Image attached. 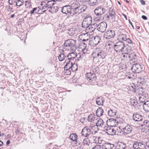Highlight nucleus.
Instances as JSON below:
<instances>
[{
  "instance_id": "nucleus-1",
  "label": "nucleus",
  "mask_w": 149,
  "mask_h": 149,
  "mask_svg": "<svg viewBox=\"0 0 149 149\" xmlns=\"http://www.w3.org/2000/svg\"><path fill=\"white\" fill-rule=\"evenodd\" d=\"M132 127V125L127 124L124 127H118L117 130L118 133L124 135H127L132 133L133 129Z\"/></svg>"
},
{
  "instance_id": "nucleus-2",
  "label": "nucleus",
  "mask_w": 149,
  "mask_h": 149,
  "mask_svg": "<svg viewBox=\"0 0 149 149\" xmlns=\"http://www.w3.org/2000/svg\"><path fill=\"white\" fill-rule=\"evenodd\" d=\"M106 12L105 9L101 6H99L96 8L94 10V13L97 17L95 18V19L97 21H101L104 18L102 16Z\"/></svg>"
},
{
  "instance_id": "nucleus-3",
  "label": "nucleus",
  "mask_w": 149,
  "mask_h": 149,
  "mask_svg": "<svg viewBox=\"0 0 149 149\" xmlns=\"http://www.w3.org/2000/svg\"><path fill=\"white\" fill-rule=\"evenodd\" d=\"M76 42L77 41L75 40L68 39L65 41L63 47H60V48H64L65 49V47H68L73 50H75L77 49Z\"/></svg>"
},
{
  "instance_id": "nucleus-4",
  "label": "nucleus",
  "mask_w": 149,
  "mask_h": 149,
  "mask_svg": "<svg viewBox=\"0 0 149 149\" xmlns=\"http://www.w3.org/2000/svg\"><path fill=\"white\" fill-rule=\"evenodd\" d=\"M113 46L114 51L117 53L123 52L125 48V43L123 42L120 40L114 43Z\"/></svg>"
},
{
  "instance_id": "nucleus-5",
  "label": "nucleus",
  "mask_w": 149,
  "mask_h": 149,
  "mask_svg": "<svg viewBox=\"0 0 149 149\" xmlns=\"http://www.w3.org/2000/svg\"><path fill=\"white\" fill-rule=\"evenodd\" d=\"M86 78L89 81V84L92 86L97 84V82L96 81L97 77L95 74L91 73H88L86 74Z\"/></svg>"
},
{
  "instance_id": "nucleus-6",
  "label": "nucleus",
  "mask_w": 149,
  "mask_h": 149,
  "mask_svg": "<svg viewBox=\"0 0 149 149\" xmlns=\"http://www.w3.org/2000/svg\"><path fill=\"white\" fill-rule=\"evenodd\" d=\"M69 5L72 10V15H74L79 13V8L80 7V3L76 1L71 2Z\"/></svg>"
},
{
  "instance_id": "nucleus-7",
  "label": "nucleus",
  "mask_w": 149,
  "mask_h": 149,
  "mask_svg": "<svg viewBox=\"0 0 149 149\" xmlns=\"http://www.w3.org/2000/svg\"><path fill=\"white\" fill-rule=\"evenodd\" d=\"M77 54L75 52H73L67 54L66 59L72 61H75L77 63L80 60V58H81L80 56L79 57H77Z\"/></svg>"
},
{
  "instance_id": "nucleus-8",
  "label": "nucleus",
  "mask_w": 149,
  "mask_h": 149,
  "mask_svg": "<svg viewBox=\"0 0 149 149\" xmlns=\"http://www.w3.org/2000/svg\"><path fill=\"white\" fill-rule=\"evenodd\" d=\"M144 79L143 80H141L140 81H139L137 82V84L132 83L130 86H129V88L130 91L134 93H135L138 90V87L139 84H141L142 85H144L146 83V81H144Z\"/></svg>"
},
{
  "instance_id": "nucleus-9",
  "label": "nucleus",
  "mask_w": 149,
  "mask_h": 149,
  "mask_svg": "<svg viewBox=\"0 0 149 149\" xmlns=\"http://www.w3.org/2000/svg\"><path fill=\"white\" fill-rule=\"evenodd\" d=\"M94 54H95V56L93 57L94 58L98 57L99 58L104 59L107 56L106 53L104 51L100 49L99 48L97 49V50L95 52H93L92 54L93 55Z\"/></svg>"
},
{
  "instance_id": "nucleus-10",
  "label": "nucleus",
  "mask_w": 149,
  "mask_h": 149,
  "mask_svg": "<svg viewBox=\"0 0 149 149\" xmlns=\"http://www.w3.org/2000/svg\"><path fill=\"white\" fill-rule=\"evenodd\" d=\"M143 65L139 63H136L133 65L131 68V70L134 73H139L143 70Z\"/></svg>"
},
{
  "instance_id": "nucleus-11",
  "label": "nucleus",
  "mask_w": 149,
  "mask_h": 149,
  "mask_svg": "<svg viewBox=\"0 0 149 149\" xmlns=\"http://www.w3.org/2000/svg\"><path fill=\"white\" fill-rule=\"evenodd\" d=\"M104 131L108 135L114 136L116 135V131L114 129L113 127L108 126L107 125L104 127Z\"/></svg>"
},
{
  "instance_id": "nucleus-12",
  "label": "nucleus",
  "mask_w": 149,
  "mask_h": 149,
  "mask_svg": "<svg viewBox=\"0 0 149 149\" xmlns=\"http://www.w3.org/2000/svg\"><path fill=\"white\" fill-rule=\"evenodd\" d=\"M91 40H90L89 43L90 45L93 47H95L99 43L101 39L99 36H93L91 38Z\"/></svg>"
},
{
  "instance_id": "nucleus-13",
  "label": "nucleus",
  "mask_w": 149,
  "mask_h": 149,
  "mask_svg": "<svg viewBox=\"0 0 149 149\" xmlns=\"http://www.w3.org/2000/svg\"><path fill=\"white\" fill-rule=\"evenodd\" d=\"M133 147L134 149H146V145L143 142L138 141H134Z\"/></svg>"
},
{
  "instance_id": "nucleus-14",
  "label": "nucleus",
  "mask_w": 149,
  "mask_h": 149,
  "mask_svg": "<svg viewBox=\"0 0 149 149\" xmlns=\"http://www.w3.org/2000/svg\"><path fill=\"white\" fill-rule=\"evenodd\" d=\"M61 12L63 14H70L72 16H74L72 15V10L69 4L61 7Z\"/></svg>"
},
{
  "instance_id": "nucleus-15",
  "label": "nucleus",
  "mask_w": 149,
  "mask_h": 149,
  "mask_svg": "<svg viewBox=\"0 0 149 149\" xmlns=\"http://www.w3.org/2000/svg\"><path fill=\"white\" fill-rule=\"evenodd\" d=\"M97 24L96 23L90 24L85 29V31L87 32V33L85 34H84V35H88L87 33H91L94 31L95 29L97 28Z\"/></svg>"
},
{
  "instance_id": "nucleus-16",
  "label": "nucleus",
  "mask_w": 149,
  "mask_h": 149,
  "mask_svg": "<svg viewBox=\"0 0 149 149\" xmlns=\"http://www.w3.org/2000/svg\"><path fill=\"white\" fill-rule=\"evenodd\" d=\"M92 132H91V128L90 127L86 126L84 127L82 130L81 134L82 136L87 137L90 135L92 134Z\"/></svg>"
},
{
  "instance_id": "nucleus-17",
  "label": "nucleus",
  "mask_w": 149,
  "mask_h": 149,
  "mask_svg": "<svg viewBox=\"0 0 149 149\" xmlns=\"http://www.w3.org/2000/svg\"><path fill=\"white\" fill-rule=\"evenodd\" d=\"M92 22V18L91 16L87 17L84 19L82 23L81 26L85 29L91 24Z\"/></svg>"
},
{
  "instance_id": "nucleus-18",
  "label": "nucleus",
  "mask_w": 149,
  "mask_h": 149,
  "mask_svg": "<svg viewBox=\"0 0 149 149\" xmlns=\"http://www.w3.org/2000/svg\"><path fill=\"white\" fill-rule=\"evenodd\" d=\"M118 122L116 119L110 118L106 121L107 125L112 127H115L118 124Z\"/></svg>"
},
{
  "instance_id": "nucleus-19",
  "label": "nucleus",
  "mask_w": 149,
  "mask_h": 149,
  "mask_svg": "<svg viewBox=\"0 0 149 149\" xmlns=\"http://www.w3.org/2000/svg\"><path fill=\"white\" fill-rule=\"evenodd\" d=\"M115 33L114 31L109 30L105 32L104 37L106 39H109L114 37Z\"/></svg>"
},
{
  "instance_id": "nucleus-20",
  "label": "nucleus",
  "mask_w": 149,
  "mask_h": 149,
  "mask_svg": "<svg viewBox=\"0 0 149 149\" xmlns=\"http://www.w3.org/2000/svg\"><path fill=\"white\" fill-rule=\"evenodd\" d=\"M107 24L105 22H101L97 25V30L101 32H104L107 28Z\"/></svg>"
},
{
  "instance_id": "nucleus-21",
  "label": "nucleus",
  "mask_w": 149,
  "mask_h": 149,
  "mask_svg": "<svg viewBox=\"0 0 149 149\" xmlns=\"http://www.w3.org/2000/svg\"><path fill=\"white\" fill-rule=\"evenodd\" d=\"M64 48H61L60 49V50L62 51V53H61L58 56V58L59 61H62L64 60L65 61L66 60V56H67V54L64 52Z\"/></svg>"
},
{
  "instance_id": "nucleus-22",
  "label": "nucleus",
  "mask_w": 149,
  "mask_h": 149,
  "mask_svg": "<svg viewBox=\"0 0 149 149\" xmlns=\"http://www.w3.org/2000/svg\"><path fill=\"white\" fill-rule=\"evenodd\" d=\"M132 118L133 120L136 121H142L143 119L142 116L137 113H135L133 114Z\"/></svg>"
},
{
  "instance_id": "nucleus-23",
  "label": "nucleus",
  "mask_w": 149,
  "mask_h": 149,
  "mask_svg": "<svg viewBox=\"0 0 149 149\" xmlns=\"http://www.w3.org/2000/svg\"><path fill=\"white\" fill-rule=\"evenodd\" d=\"M77 137L78 136L76 134L72 133L70 134L69 138L72 141L76 142L75 144H79L80 143L79 142L78 140H77Z\"/></svg>"
},
{
  "instance_id": "nucleus-24",
  "label": "nucleus",
  "mask_w": 149,
  "mask_h": 149,
  "mask_svg": "<svg viewBox=\"0 0 149 149\" xmlns=\"http://www.w3.org/2000/svg\"><path fill=\"white\" fill-rule=\"evenodd\" d=\"M116 149H125L126 145L123 142L118 141L116 143Z\"/></svg>"
},
{
  "instance_id": "nucleus-25",
  "label": "nucleus",
  "mask_w": 149,
  "mask_h": 149,
  "mask_svg": "<svg viewBox=\"0 0 149 149\" xmlns=\"http://www.w3.org/2000/svg\"><path fill=\"white\" fill-rule=\"evenodd\" d=\"M130 54L127 52L122 53L121 57V60H123L124 61L129 60V59H130V56L132 55H130Z\"/></svg>"
},
{
  "instance_id": "nucleus-26",
  "label": "nucleus",
  "mask_w": 149,
  "mask_h": 149,
  "mask_svg": "<svg viewBox=\"0 0 149 149\" xmlns=\"http://www.w3.org/2000/svg\"><path fill=\"white\" fill-rule=\"evenodd\" d=\"M102 149H111L114 147V145L109 143H105L102 146Z\"/></svg>"
},
{
  "instance_id": "nucleus-27",
  "label": "nucleus",
  "mask_w": 149,
  "mask_h": 149,
  "mask_svg": "<svg viewBox=\"0 0 149 149\" xmlns=\"http://www.w3.org/2000/svg\"><path fill=\"white\" fill-rule=\"evenodd\" d=\"M147 95L148 94H144L140 95V96L139 97V102L143 104L145 102V101L147 99Z\"/></svg>"
},
{
  "instance_id": "nucleus-28",
  "label": "nucleus",
  "mask_w": 149,
  "mask_h": 149,
  "mask_svg": "<svg viewBox=\"0 0 149 149\" xmlns=\"http://www.w3.org/2000/svg\"><path fill=\"white\" fill-rule=\"evenodd\" d=\"M109 15L112 19H115L116 14L115 10L112 7H110L109 10Z\"/></svg>"
},
{
  "instance_id": "nucleus-29",
  "label": "nucleus",
  "mask_w": 149,
  "mask_h": 149,
  "mask_svg": "<svg viewBox=\"0 0 149 149\" xmlns=\"http://www.w3.org/2000/svg\"><path fill=\"white\" fill-rule=\"evenodd\" d=\"M73 62V61L66 59V60L64 62L65 63H66V64L64 67V69L67 68L68 69L70 70L71 65H72Z\"/></svg>"
},
{
  "instance_id": "nucleus-30",
  "label": "nucleus",
  "mask_w": 149,
  "mask_h": 149,
  "mask_svg": "<svg viewBox=\"0 0 149 149\" xmlns=\"http://www.w3.org/2000/svg\"><path fill=\"white\" fill-rule=\"evenodd\" d=\"M49 10V11L51 13H56L58 11L61 12V7L59 8L57 6H53Z\"/></svg>"
},
{
  "instance_id": "nucleus-31",
  "label": "nucleus",
  "mask_w": 149,
  "mask_h": 149,
  "mask_svg": "<svg viewBox=\"0 0 149 149\" xmlns=\"http://www.w3.org/2000/svg\"><path fill=\"white\" fill-rule=\"evenodd\" d=\"M146 83L145 84L142 85L141 84H139L138 87V90H137V91L139 93L140 95H141V94H146L145 93H144V89L143 88V86H145V85H146L147 84H146Z\"/></svg>"
},
{
  "instance_id": "nucleus-32",
  "label": "nucleus",
  "mask_w": 149,
  "mask_h": 149,
  "mask_svg": "<svg viewBox=\"0 0 149 149\" xmlns=\"http://www.w3.org/2000/svg\"><path fill=\"white\" fill-rule=\"evenodd\" d=\"M90 37L89 36L86 39H85L84 38H83V39H81V40H82L83 42H83L81 43V45H84V48L85 49L87 47V45L88 44L90 45V44L89 43L90 40H89V38Z\"/></svg>"
},
{
  "instance_id": "nucleus-33",
  "label": "nucleus",
  "mask_w": 149,
  "mask_h": 149,
  "mask_svg": "<svg viewBox=\"0 0 149 149\" xmlns=\"http://www.w3.org/2000/svg\"><path fill=\"white\" fill-rule=\"evenodd\" d=\"M143 109L147 112H149V101H147L143 104Z\"/></svg>"
},
{
  "instance_id": "nucleus-34",
  "label": "nucleus",
  "mask_w": 149,
  "mask_h": 149,
  "mask_svg": "<svg viewBox=\"0 0 149 149\" xmlns=\"http://www.w3.org/2000/svg\"><path fill=\"white\" fill-rule=\"evenodd\" d=\"M104 101V98L100 96L96 99V103L98 105H102L103 104Z\"/></svg>"
},
{
  "instance_id": "nucleus-35",
  "label": "nucleus",
  "mask_w": 149,
  "mask_h": 149,
  "mask_svg": "<svg viewBox=\"0 0 149 149\" xmlns=\"http://www.w3.org/2000/svg\"><path fill=\"white\" fill-rule=\"evenodd\" d=\"M103 110L101 107H99L96 112V116L97 117H100L103 115Z\"/></svg>"
},
{
  "instance_id": "nucleus-36",
  "label": "nucleus",
  "mask_w": 149,
  "mask_h": 149,
  "mask_svg": "<svg viewBox=\"0 0 149 149\" xmlns=\"http://www.w3.org/2000/svg\"><path fill=\"white\" fill-rule=\"evenodd\" d=\"M78 64L76 62L74 61L73 63L71 65L70 70L72 72H74L78 70Z\"/></svg>"
},
{
  "instance_id": "nucleus-37",
  "label": "nucleus",
  "mask_w": 149,
  "mask_h": 149,
  "mask_svg": "<svg viewBox=\"0 0 149 149\" xmlns=\"http://www.w3.org/2000/svg\"><path fill=\"white\" fill-rule=\"evenodd\" d=\"M118 67L120 70L125 71L127 70V66L125 63H121L118 65Z\"/></svg>"
},
{
  "instance_id": "nucleus-38",
  "label": "nucleus",
  "mask_w": 149,
  "mask_h": 149,
  "mask_svg": "<svg viewBox=\"0 0 149 149\" xmlns=\"http://www.w3.org/2000/svg\"><path fill=\"white\" fill-rule=\"evenodd\" d=\"M127 38L126 35L123 33H120L118 36V39L120 41V40L125 41Z\"/></svg>"
},
{
  "instance_id": "nucleus-39",
  "label": "nucleus",
  "mask_w": 149,
  "mask_h": 149,
  "mask_svg": "<svg viewBox=\"0 0 149 149\" xmlns=\"http://www.w3.org/2000/svg\"><path fill=\"white\" fill-rule=\"evenodd\" d=\"M90 128H91V132H92V134H95L98 130V126L96 125L90 127Z\"/></svg>"
},
{
  "instance_id": "nucleus-40",
  "label": "nucleus",
  "mask_w": 149,
  "mask_h": 149,
  "mask_svg": "<svg viewBox=\"0 0 149 149\" xmlns=\"http://www.w3.org/2000/svg\"><path fill=\"white\" fill-rule=\"evenodd\" d=\"M116 111L114 110L110 109L108 111V113L109 116L111 117H113L116 115Z\"/></svg>"
},
{
  "instance_id": "nucleus-41",
  "label": "nucleus",
  "mask_w": 149,
  "mask_h": 149,
  "mask_svg": "<svg viewBox=\"0 0 149 149\" xmlns=\"http://www.w3.org/2000/svg\"><path fill=\"white\" fill-rule=\"evenodd\" d=\"M125 76L129 79H132L134 78V74L130 72H127L125 73Z\"/></svg>"
},
{
  "instance_id": "nucleus-42",
  "label": "nucleus",
  "mask_w": 149,
  "mask_h": 149,
  "mask_svg": "<svg viewBox=\"0 0 149 149\" xmlns=\"http://www.w3.org/2000/svg\"><path fill=\"white\" fill-rule=\"evenodd\" d=\"M40 9L39 7L34 8L30 11V13L31 15L37 13L39 12Z\"/></svg>"
},
{
  "instance_id": "nucleus-43",
  "label": "nucleus",
  "mask_w": 149,
  "mask_h": 149,
  "mask_svg": "<svg viewBox=\"0 0 149 149\" xmlns=\"http://www.w3.org/2000/svg\"><path fill=\"white\" fill-rule=\"evenodd\" d=\"M130 102L132 106H134V107L136 105L138 102L136 97H134L133 98H131L130 99Z\"/></svg>"
},
{
  "instance_id": "nucleus-44",
  "label": "nucleus",
  "mask_w": 149,
  "mask_h": 149,
  "mask_svg": "<svg viewBox=\"0 0 149 149\" xmlns=\"http://www.w3.org/2000/svg\"><path fill=\"white\" fill-rule=\"evenodd\" d=\"M125 50H123V52L125 51L127 53L129 54V53L132 50V48L131 46L129 45H127V46H125Z\"/></svg>"
},
{
  "instance_id": "nucleus-45",
  "label": "nucleus",
  "mask_w": 149,
  "mask_h": 149,
  "mask_svg": "<svg viewBox=\"0 0 149 149\" xmlns=\"http://www.w3.org/2000/svg\"><path fill=\"white\" fill-rule=\"evenodd\" d=\"M130 55H132L130 56L131 57H130V59H129V60L130 61H132L134 62L137 61V59L136 57V54L133 53H131L130 54Z\"/></svg>"
},
{
  "instance_id": "nucleus-46",
  "label": "nucleus",
  "mask_w": 149,
  "mask_h": 149,
  "mask_svg": "<svg viewBox=\"0 0 149 149\" xmlns=\"http://www.w3.org/2000/svg\"><path fill=\"white\" fill-rule=\"evenodd\" d=\"M87 8V6L86 5H82L81 7L79 8V13L78 14H79L83 12L86 10Z\"/></svg>"
},
{
  "instance_id": "nucleus-47",
  "label": "nucleus",
  "mask_w": 149,
  "mask_h": 149,
  "mask_svg": "<svg viewBox=\"0 0 149 149\" xmlns=\"http://www.w3.org/2000/svg\"><path fill=\"white\" fill-rule=\"evenodd\" d=\"M97 3V0H89L88 1V4L91 6H95Z\"/></svg>"
},
{
  "instance_id": "nucleus-48",
  "label": "nucleus",
  "mask_w": 149,
  "mask_h": 149,
  "mask_svg": "<svg viewBox=\"0 0 149 149\" xmlns=\"http://www.w3.org/2000/svg\"><path fill=\"white\" fill-rule=\"evenodd\" d=\"M58 29L61 30V31L64 32L66 30V27L63 24H60L58 27Z\"/></svg>"
},
{
  "instance_id": "nucleus-49",
  "label": "nucleus",
  "mask_w": 149,
  "mask_h": 149,
  "mask_svg": "<svg viewBox=\"0 0 149 149\" xmlns=\"http://www.w3.org/2000/svg\"><path fill=\"white\" fill-rule=\"evenodd\" d=\"M90 143L89 139L88 138H87L83 139L82 143L84 146H89Z\"/></svg>"
},
{
  "instance_id": "nucleus-50",
  "label": "nucleus",
  "mask_w": 149,
  "mask_h": 149,
  "mask_svg": "<svg viewBox=\"0 0 149 149\" xmlns=\"http://www.w3.org/2000/svg\"><path fill=\"white\" fill-rule=\"evenodd\" d=\"M103 123L102 119L99 118L97 120V122L96 123V125L98 127L102 126L103 125Z\"/></svg>"
},
{
  "instance_id": "nucleus-51",
  "label": "nucleus",
  "mask_w": 149,
  "mask_h": 149,
  "mask_svg": "<svg viewBox=\"0 0 149 149\" xmlns=\"http://www.w3.org/2000/svg\"><path fill=\"white\" fill-rule=\"evenodd\" d=\"M95 116V115L94 114H91L89 115L88 116V121L92 122L94 121Z\"/></svg>"
},
{
  "instance_id": "nucleus-52",
  "label": "nucleus",
  "mask_w": 149,
  "mask_h": 149,
  "mask_svg": "<svg viewBox=\"0 0 149 149\" xmlns=\"http://www.w3.org/2000/svg\"><path fill=\"white\" fill-rule=\"evenodd\" d=\"M13 6H11L10 5L7 6L6 7V8L8 12H13L14 11L13 7Z\"/></svg>"
},
{
  "instance_id": "nucleus-53",
  "label": "nucleus",
  "mask_w": 149,
  "mask_h": 149,
  "mask_svg": "<svg viewBox=\"0 0 149 149\" xmlns=\"http://www.w3.org/2000/svg\"><path fill=\"white\" fill-rule=\"evenodd\" d=\"M71 70L66 68L65 69H64V71L63 72L62 74H63V75H70L71 73Z\"/></svg>"
},
{
  "instance_id": "nucleus-54",
  "label": "nucleus",
  "mask_w": 149,
  "mask_h": 149,
  "mask_svg": "<svg viewBox=\"0 0 149 149\" xmlns=\"http://www.w3.org/2000/svg\"><path fill=\"white\" fill-rule=\"evenodd\" d=\"M23 2L20 0H16L15 6H18L20 7L23 5Z\"/></svg>"
},
{
  "instance_id": "nucleus-55",
  "label": "nucleus",
  "mask_w": 149,
  "mask_h": 149,
  "mask_svg": "<svg viewBox=\"0 0 149 149\" xmlns=\"http://www.w3.org/2000/svg\"><path fill=\"white\" fill-rule=\"evenodd\" d=\"M16 1V0H8L9 5L15 7Z\"/></svg>"
},
{
  "instance_id": "nucleus-56",
  "label": "nucleus",
  "mask_w": 149,
  "mask_h": 149,
  "mask_svg": "<svg viewBox=\"0 0 149 149\" xmlns=\"http://www.w3.org/2000/svg\"><path fill=\"white\" fill-rule=\"evenodd\" d=\"M143 123L141 124L140 123L139 124L142 127H143L144 125H145L149 128V121L144 120Z\"/></svg>"
},
{
  "instance_id": "nucleus-57",
  "label": "nucleus",
  "mask_w": 149,
  "mask_h": 149,
  "mask_svg": "<svg viewBox=\"0 0 149 149\" xmlns=\"http://www.w3.org/2000/svg\"><path fill=\"white\" fill-rule=\"evenodd\" d=\"M54 1V0H51L48 1L47 3V6H51L50 9H51V8L53 7V5L54 4V3L53 2V1Z\"/></svg>"
},
{
  "instance_id": "nucleus-58",
  "label": "nucleus",
  "mask_w": 149,
  "mask_h": 149,
  "mask_svg": "<svg viewBox=\"0 0 149 149\" xmlns=\"http://www.w3.org/2000/svg\"><path fill=\"white\" fill-rule=\"evenodd\" d=\"M143 103H140L138 102L137 104H136V105L134 107L138 109H140L141 108L142 106H143Z\"/></svg>"
},
{
  "instance_id": "nucleus-59",
  "label": "nucleus",
  "mask_w": 149,
  "mask_h": 149,
  "mask_svg": "<svg viewBox=\"0 0 149 149\" xmlns=\"http://www.w3.org/2000/svg\"><path fill=\"white\" fill-rule=\"evenodd\" d=\"M31 0H28V1H25L26 5H28V6H29V8L30 7V6H31Z\"/></svg>"
},
{
  "instance_id": "nucleus-60",
  "label": "nucleus",
  "mask_w": 149,
  "mask_h": 149,
  "mask_svg": "<svg viewBox=\"0 0 149 149\" xmlns=\"http://www.w3.org/2000/svg\"><path fill=\"white\" fill-rule=\"evenodd\" d=\"M37 70L39 73L41 74L43 72L44 69L41 67H39L38 68Z\"/></svg>"
},
{
  "instance_id": "nucleus-61",
  "label": "nucleus",
  "mask_w": 149,
  "mask_h": 149,
  "mask_svg": "<svg viewBox=\"0 0 149 149\" xmlns=\"http://www.w3.org/2000/svg\"><path fill=\"white\" fill-rule=\"evenodd\" d=\"M99 71V68L96 67L93 69V71L94 72L98 73Z\"/></svg>"
},
{
  "instance_id": "nucleus-62",
  "label": "nucleus",
  "mask_w": 149,
  "mask_h": 149,
  "mask_svg": "<svg viewBox=\"0 0 149 149\" xmlns=\"http://www.w3.org/2000/svg\"><path fill=\"white\" fill-rule=\"evenodd\" d=\"M92 149H102V146L99 145H97Z\"/></svg>"
},
{
  "instance_id": "nucleus-63",
  "label": "nucleus",
  "mask_w": 149,
  "mask_h": 149,
  "mask_svg": "<svg viewBox=\"0 0 149 149\" xmlns=\"http://www.w3.org/2000/svg\"><path fill=\"white\" fill-rule=\"evenodd\" d=\"M125 41H126L127 42H128V43L130 44H133V41L132 40L130 39V38H127Z\"/></svg>"
},
{
  "instance_id": "nucleus-64",
  "label": "nucleus",
  "mask_w": 149,
  "mask_h": 149,
  "mask_svg": "<svg viewBox=\"0 0 149 149\" xmlns=\"http://www.w3.org/2000/svg\"><path fill=\"white\" fill-rule=\"evenodd\" d=\"M146 38L147 39H149V33L147 31H146Z\"/></svg>"
}]
</instances>
